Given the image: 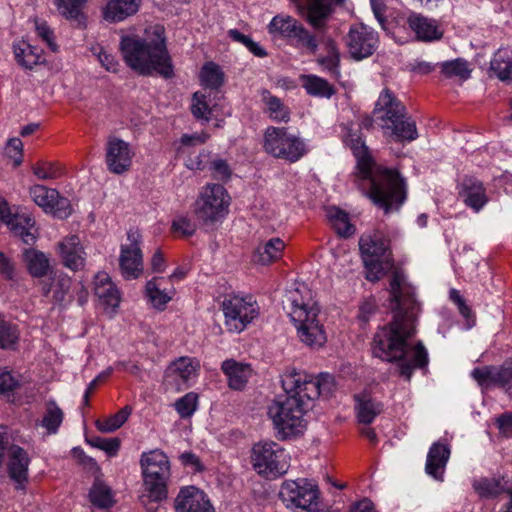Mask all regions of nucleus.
Segmentation results:
<instances>
[{
	"mask_svg": "<svg viewBox=\"0 0 512 512\" xmlns=\"http://www.w3.org/2000/svg\"><path fill=\"white\" fill-rule=\"evenodd\" d=\"M390 294L395 303L393 320L378 328L372 342V353L383 361L397 363L400 376L410 381L416 369H425L429 363L423 343L412 341L416 334L419 304L415 289L406 283L401 272L393 273Z\"/></svg>",
	"mask_w": 512,
	"mask_h": 512,
	"instance_id": "obj_1",
	"label": "nucleus"
},
{
	"mask_svg": "<svg viewBox=\"0 0 512 512\" xmlns=\"http://www.w3.org/2000/svg\"><path fill=\"white\" fill-rule=\"evenodd\" d=\"M285 396H279L268 406L267 415L272 422L275 436L285 441L304 434L305 418L311 402L320 395L329 394L334 388V378L328 373L314 377L294 368L281 376Z\"/></svg>",
	"mask_w": 512,
	"mask_h": 512,
	"instance_id": "obj_2",
	"label": "nucleus"
},
{
	"mask_svg": "<svg viewBox=\"0 0 512 512\" xmlns=\"http://www.w3.org/2000/svg\"><path fill=\"white\" fill-rule=\"evenodd\" d=\"M343 142L356 158L359 188L385 213L398 210L406 199L405 184L399 173L375 163L361 131L354 125L344 128Z\"/></svg>",
	"mask_w": 512,
	"mask_h": 512,
	"instance_id": "obj_3",
	"label": "nucleus"
},
{
	"mask_svg": "<svg viewBox=\"0 0 512 512\" xmlns=\"http://www.w3.org/2000/svg\"><path fill=\"white\" fill-rule=\"evenodd\" d=\"M151 40L125 35L120 40V51L128 67L140 75L157 74L166 79L174 76V67L166 47L163 29L152 28Z\"/></svg>",
	"mask_w": 512,
	"mask_h": 512,
	"instance_id": "obj_4",
	"label": "nucleus"
},
{
	"mask_svg": "<svg viewBox=\"0 0 512 512\" xmlns=\"http://www.w3.org/2000/svg\"><path fill=\"white\" fill-rule=\"evenodd\" d=\"M284 308L296 329L299 340L310 348H320L327 341L320 308L304 283L295 284L285 294Z\"/></svg>",
	"mask_w": 512,
	"mask_h": 512,
	"instance_id": "obj_5",
	"label": "nucleus"
},
{
	"mask_svg": "<svg viewBox=\"0 0 512 512\" xmlns=\"http://www.w3.org/2000/svg\"><path fill=\"white\" fill-rule=\"evenodd\" d=\"M373 116L384 136L408 142L418 138L415 121L407 116L405 105L387 87L382 89L375 102Z\"/></svg>",
	"mask_w": 512,
	"mask_h": 512,
	"instance_id": "obj_6",
	"label": "nucleus"
},
{
	"mask_svg": "<svg viewBox=\"0 0 512 512\" xmlns=\"http://www.w3.org/2000/svg\"><path fill=\"white\" fill-rule=\"evenodd\" d=\"M143 481L142 501L159 503L168 497V485L171 479V463L167 454L160 449L145 451L139 460Z\"/></svg>",
	"mask_w": 512,
	"mask_h": 512,
	"instance_id": "obj_7",
	"label": "nucleus"
},
{
	"mask_svg": "<svg viewBox=\"0 0 512 512\" xmlns=\"http://www.w3.org/2000/svg\"><path fill=\"white\" fill-rule=\"evenodd\" d=\"M359 248L368 281L380 280L393 268L394 258L390 250V240L383 233L374 231L362 235Z\"/></svg>",
	"mask_w": 512,
	"mask_h": 512,
	"instance_id": "obj_8",
	"label": "nucleus"
},
{
	"mask_svg": "<svg viewBox=\"0 0 512 512\" xmlns=\"http://www.w3.org/2000/svg\"><path fill=\"white\" fill-rule=\"evenodd\" d=\"M230 204L231 197L223 185L207 183L200 188L193 211L200 224L213 227L226 218Z\"/></svg>",
	"mask_w": 512,
	"mask_h": 512,
	"instance_id": "obj_9",
	"label": "nucleus"
},
{
	"mask_svg": "<svg viewBox=\"0 0 512 512\" xmlns=\"http://www.w3.org/2000/svg\"><path fill=\"white\" fill-rule=\"evenodd\" d=\"M291 457L280 444L273 440H260L253 444L250 463L255 472L266 479H277L290 468Z\"/></svg>",
	"mask_w": 512,
	"mask_h": 512,
	"instance_id": "obj_10",
	"label": "nucleus"
},
{
	"mask_svg": "<svg viewBox=\"0 0 512 512\" xmlns=\"http://www.w3.org/2000/svg\"><path fill=\"white\" fill-rule=\"evenodd\" d=\"M221 309L224 325L230 333H241L260 314V306L251 294H229L224 297Z\"/></svg>",
	"mask_w": 512,
	"mask_h": 512,
	"instance_id": "obj_11",
	"label": "nucleus"
},
{
	"mask_svg": "<svg viewBox=\"0 0 512 512\" xmlns=\"http://www.w3.org/2000/svg\"><path fill=\"white\" fill-rule=\"evenodd\" d=\"M264 150L275 158L294 163L308 153L304 139L288 132L287 128L269 126L264 133Z\"/></svg>",
	"mask_w": 512,
	"mask_h": 512,
	"instance_id": "obj_12",
	"label": "nucleus"
},
{
	"mask_svg": "<svg viewBox=\"0 0 512 512\" xmlns=\"http://www.w3.org/2000/svg\"><path fill=\"white\" fill-rule=\"evenodd\" d=\"M279 497L290 509H302L309 512H317L320 490L314 480L298 478L286 480L281 484Z\"/></svg>",
	"mask_w": 512,
	"mask_h": 512,
	"instance_id": "obj_13",
	"label": "nucleus"
},
{
	"mask_svg": "<svg viewBox=\"0 0 512 512\" xmlns=\"http://www.w3.org/2000/svg\"><path fill=\"white\" fill-rule=\"evenodd\" d=\"M200 362L189 356H181L172 361L165 369L164 384L177 392L191 387L197 380Z\"/></svg>",
	"mask_w": 512,
	"mask_h": 512,
	"instance_id": "obj_14",
	"label": "nucleus"
},
{
	"mask_svg": "<svg viewBox=\"0 0 512 512\" xmlns=\"http://www.w3.org/2000/svg\"><path fill=\"white\" fill-rule=\"evenodd\" d=\"M348 54L356 61L370 57L378 48V33L371 27L354 24L345 37Z\"/></svg>",
	"mask_w": 512,
	"mask_h": 512,
	"instance_id": "obj_15",
	"label": "nucleus"
},
{
	"mask_svg": "<svg viewBox=\"0 0 512 512\" xmlns=\"http://www.w3.org/2000/svg\"><path fill=\"white\" fill-rule=\"evenodd\" d=\"M129 244L121 246L119 258L120 269L126 280L139 278L143 273V258L140 249L141 234L138 230H129L127 233Z\"/></svg>",
	"mask_w": 512,
	"mask_h": 512,
	"instance_id": "obj_16",
	"label": "nucleus"
},
{
	"mask_svg": "<svg viewBox=\"0 0 512 512\" xmlns=\"http://www.w3.org/2000/svg\"><path fill=\"white\" fill-rule=\"evenodd\" d=\"M105 151L106 166L111 173L121 175L131 169L135 152L128 142L111 136L107 139Z\"/></svg>",
	"mask_w": 512,
	"mask_h": 512,
	"instance_id": "obj_17",
	"label": "nucleus"
},
{
	"mask_svg": "<svg viewBox=\"0 0 512 512\" xmlns=\"http://www.w3.org/2000/svg\"><path fill=\"white\" fill-rule=\"evenodd\" d=\"M29 193L34 203L46 213L58 218H67L71 214L69 200L61 197L56 189L36 184L30 188Z\"/></svg>",
	"mask_w": 512,
	"mask_h": 512,
	"instance_id": "obj_18",
	"label": "nucleus"
},
{
	"mask_svg": "<svg viewBox=\"0 0 512 512\" xmlns=\"http://www.w3.org/2000/svg\"><path fill=\"white\" fill-rule=\"evenodd\" d=\"M405 24L413 32L414 39L420 42L439 41L444 35V29L438 20L414 11L407 14Z\"/></svg>",
	"mask_w": 512,
	"mask_h": 512,
	"instance_id": "obj_19",
	"label": "nucleus"
},
{
	"mask_svg": "<svg viewBox=\"0 0 512 512\" xmlns=\"http://www.w3.org/2000/svg\"><path fill=\"white\" fill-rule=\"evenodd\" d=\"M175 512H215L207 494L195 486L182 487L174 500Z\"/></svg>",
	"mask_w": 512,
	"mask_h": 512,
	"instance_id": "obj_20",
	"label": "nucleus"
},
{
	"mask_svg": "<svg viewBox=\"0 0 512 512\" xmlns=\"http://www.w3.org/2000/svg\"><path fill=\"white\" fill-rule=\"evenodd\" d=\"M471 376L480 386L495 385L508 391L512 388V360L500 366L476 367Z\"/></svg>",
	"mask_w": 512,
	"mask_h": 512,
	"instance_id": "obj_21",
	"label": "nucleus"
},
{
	"mask_svg": "<svg viewBox=\"0 0 512 512\" xmlns=\"http://www.w3.org/2000/svg\"><path fill=\"white\" fill-rule=\"evenodd\" d=\"M94 294L100 305L109 315H114L121 302V294L106 272H98L94 277Z\"/></svg>",
	"mask_w": 512,
	"mask_h": 512,
	"instance_id": "obj_22",
	"label": "nucleus"
},
{
	"mask_svg": "<svg viewBox=\"0 0 512 512\" xmlns=\"http://www.w3.org/2000/svg\"><path fill=\"white\" fill-rule=\"evenodd\" d=\"M459 198L474 212L488 203L489 197L482 181L473 176L464 177L457 186Z\"/></svg>",
	"mask_w": 512,
	"mask_h": 512,
	"instance_id": "obj_23",
	"label": "nucleus"
},
{
	"mask_svg": "<svg viewBox=\"0 0 512 512\" xmlns=\"http://www.w3.org/2000/svg\"><path fill=\"white\" fill-rule=\"evenodd\" d=\"M57 249L65 267L73 271H79L84 268L86 252L77 235L63 238L58 243Z\"/></svg>",
	"mask_w": 512,
	"mask_h": 512,
	"instance_id": "obj_24",
	"label": "nucleus"
},
{
	"mask_svg": "<svg viewBox=\"0 0 512 512\" xmlns=\"http://www.w3.org/2000/svg\"><path fill=\"white\" fill-rule=\"evenodd\" d=\"M145 294L153 308L164 310L173 299L176 289L165 277H153L146 283Z\"/></svg>",
	"mask_w": 512,
	"mask_h": 512,
	"instance_id": "obj_25",
	"label": "nucleus"
},
{
	"mask_svg": "<svg viewBox=\"0 0 512 512\" xmlns=\"http://www.w3.org/2000/svg\"><path fill=\"white\" fill-rule=\"evenodd\" d=\"M6 225L14 236L19 237L25 244L32 245L38 238L35 219L26 212H15Z\"/></svg>",
	"mask_w": 512,
	"mask_h": 512,
	"instance_id": "obj_26",
	"label": "nucleus"
},
{
	"mask_svg": "<svg viewBox=\"0 0 512 512\" xmlns=\"http://www.w3.org/2000/svg\"><path fill=\"white\" fill-rule=\"evenodd\" d=\"M450 457V448L442 442L431 445L426 459V473L437 481H443L447 462Z\"/></svg>",
	"mask_w": 512,
	"mask_h": 512,
	"instance_id": "obj_27",
	"label": "nucleus"
},
{
	"mask_svg": "<svg viewBox=\"0 0 512 512\" xmlns=\"http://www.w3.org/2000/svg\"><path fill=\"white\" fill-rule=\"evenodd\" d=\"M344 0H307V22L316 30H323L333 13L334 7Z\"/></svg>",
	"mask_w": 512,
	"mask_h": 512,
	"instance_id": "obj_28",
	"label": "nucleus"
},
{
	"mask_svg": "<svg viewBox=\"0 0 512 512\" xmlns=\"http://www.w3.org/2000/svg\"><path fill=\"white\" fill-rule=\"evenodd\" d=\"M142 0H108L102 8L103 19L108 23H119L136 14Z\"/></svg>",
	"mask_w": 512,
	"mask_h": 512,
	"instance_id": "obj_29",
	"label": "nucleus"
},
{
	"mask_svg": "<svg viewBox=\"0 0 512 512\" xmlns=\"http://www.w3.org/2000/svg\"><path fill=\"white\" fill-rule=\"evenodd\" d=\"M29 458L26 451L19 446L9 449L8 472L10 478L17 483L18 489H23L28 479Z\"/></svg>",
	"mask_w": 512,
	"mask_h": 512,
	"instance_id": "obj_30",
	"label": "nucleus"
},
{
	"mask_svg": "<svg viewBox=\"0 0 512 512\" xmlns=\"http://www.w3.org/2000/svg\"><path fill=\"white\" fill-rule=\"evenodd\" d=\"M221 370L227 377L228 386L234 390L243 389L252 375L249 364L227 359L221 365Z\"/></svg>",
	"mask_w": 512,
	"mask_h": 512,
	"instance_id": "obj_31",
	"label": "nucleus"
},
{
	"mask_svg": "<svg viewBox=\"0 0 512 512\" xmlns=\"http://www.w3.org/2000/svg\"><path fill=\"white\" fill-rule=\"evenodd\" d=\"M284 249L285 242L281 238H271L256 247L252 261L262 266L270 265L281 259Z\"/></svg>",
	"mask_w": 512,
	"mask_h": 512,
	"instance_id": "obj_32",
	"label": "nucleus"
},
{
	"mask_svg": "<svg viewBox=\"0 0 512 512\" xmlns=\"http://www.w3.org/2000/svg\"><path fill=\"white\" fill-rule=\"evenodd\" d=\"M471 485L475 494L484 500L496 499L505 492V483L501 477H474Z\"/></svg>",
	"mask_w": 512,
	"mask_h": 512,
	"instance_id": "obj_33",
	"label": "nucleus"
},
{
	"mask_svg": "<svg viewBox=\"0 0 512 512\" xmlns=\"http://www.w3.org/2000/svg\"><path fill=\"white\" fill-rule=\"evenodd\" d=\"M490 71L502 82L512 83V49L499 48L491 58Z\"/></svg>",
	"mask_w": 512,
	"mask_h": 512,
	"instance_id": "obj_34",
	"label": "nucleus"
},
{
	"mask_svg": "<svg viewBox=\"0 0 512 512\" xmlns=\"http://www.w3.org/2000/svg\"><path fill=\"white\" fill-rule=\"evenodd\" d=\"M13 50L17 63L26 69H32L45 61L42 50L24 40L14 43Z\"/></svg>",
	"mask_w": 512,
	"mask_h": 512,
	"instance_id": "obj_35",
	"label": "nucleus"
},
{
	"mask_svg": "<svg viewBox=\"0 0 512 512\" xmlns=\"http://www.w3.org/2000/svg\"><path fill=\"white\" fill-rule=\"evenodd\" d=\"M23 261L28 273L34 278L46 276L50 270V259L42 251L28 248L23 251Z\"/></svg>",
	"mask_w": 512,
	"mask_h": 512,
	"instance_id": "obj_36",
	"label": "nucleus"
},
{
	"mask_svg": "<svg viewBox=\"0 0 512 512\" xmlns=\"http://www.w3.org/2000/svg\"><path fill=\"white\" fill-rule=\"evenodd\" d=\"M261 97L265 105L264 111L271 120L278 123H287L290 120V109L280 98L276 97L268 90H263Z\"/></svg>",
	"mask_w": 512,
	"mask_h": 512,
	"instance_id": "obj_37",
	"label": "nucleus"
},
{
	"mask_svg": "<svg viewBox=\"0 0 512 512\" xmlns=\"http://www.w3.org/2000/svg\"><path fill=\"white\" fill-rule=\"evenodd\" d=\"M300 80L302 87L310 96L329 99L335 93L334 87L317 75H302Z\"/></svg>",
	"mask_w": 512,
	"mask_h": 512,
	"instance_id": "obj_38",
	"label": "nucleus"
},
{
	"mask_svg": "<svg viewBox=\"0 0 512 512\" xmlns=\"http://www.w3.org/2000/svg\"><path fill=\"white\" fill-rule=\"evenodd\" d=\"M200 85L206 89L217 90L225 82V74L220 65L206 62L199 72Z\"/></svg>",
	"mask_w": 512,
	"mask_h": 512,
	"instance_id": "obj_39",
	"label": "nucleus"
},
{
	"mask_svg": "<svg viewBox=\"0 0 512 512\" xmlns=\"http://www.w3.org/2000/svg\"><path fill=\"white\" fill-rule=\"evenodd\" d=\"M59 13L68 20L85 26L86 16L83 12L87 0H53Z\"/></svg>",
	"mask_w": 512,
	"mask_h": 512,
	"instance_id": "obj_40",
	"label": "nucleus"
},
{
	"mask_svg": "<svg viewBox=\"0 0 512 512\" xmlns=\"http://www.w3.org/2000/svg\"><path fill=\"white\" fill-rule=\"evenodd\" d=\"M356 416L360 423L371 424L374 419L383 411V405L381 402L366 396L356 397Z\"/></svg>",
	"mask_w": 512,
	"mask_h": 512,
	"instance_id": "obj_41",
	"label": "nucleus"
},
{
	"mask_svg": "<svg viewBox=\"0 0 512 512\" xmlns=\"http://www.w3.org/2000/svg\"><path fill=\"white\" fill-rule=\"evenodd\" d=\"M91 503L100 509H108L115 504L112 489L101 479H96L89 491Z\"/></svg>",
	"mask_w": 512,
	"mask_h": 512,
	"instance_id": "obj_42",
	"label": "nucleus"
},
{
	"mask_svg": "<svg viewBox=\"0 0 512 512\" xmlns=\"http://www.w3.org/2000/svg\"><path fill=\"white\" fill-rule=\"evenodd\" d=\"M326 217L341 237H350L355 233L354 226L350 223L349 216L338 207L331 206L326 209Z\"/></svg>",
	"mask_w": 512,
	"mask_h": 512,
	"instance_id": "obj_43",
	"label": "nucleus"
},
{
	"mask_svg": "<svg viewBox=\"0 0 512 512\" xmlns=\"http://www.w3.org/2000/svg\"><path fill=\"white\" fill-rule=\"evenodd\" d=\"M71 285L72 279L68 275L60 273L55 275L52 284H43L42 292L44 295H48L52 291L54 301L63 303L69 295Z\"/></svg>",
	"mask_w": 512,
	"mask_h": 512,
	"instance_id": "obj_44",
	"label": "nucleus"
},
{
	"mask_svg": "<svg viewBox=\"0 0 512 512\" xmlns=\"http://www.w3.org/2000/svg\"><path fill=\"white\" fill-rule=\"evenodd\" d=\"M64 412L55 402L48 400L45 403V412L43 414L41 425L49 434H56L63 422Z\"/></svg>",
	"mask_w": 512,
	"mask_h": 512,
	"instance_id": "obj_45",
	"label": "nucleus"
},
{
	"mask_svg": "<svg viewBox=\"0 0 512 512\" xmlns=\"http://www.w3.org/2000/svg\"><path fill=\"white\" fill-rule=\"evenodd\" d=\"M190 109L197 120L209 122L212 114L210 94L202 91L195 92L192 96Z\"/></svg>",
	"mask_w": 512,
	"mask_h": 512,
	"instance_id": "obj_46",
	"label": "nucleus"
},
{
	"mask_svg": "<svg viewBox=\"0 0 512 512\" xmlns=\"http://www.w3.org/2000/svg\"><path fill=\"white\" fill-rule=\"evenodd\" d=\"M441 73L447 78L467 80L472 72L469 63L461 58L440 63Z\"/></svg>",
	"mask_w": 512,
	"mask_h": 512,
	"instance_id": "obj_47",
	"label": "nucleus"
},
{
	"mask_svg": "<svg viewBox=\"0 0 512 512\" xmlns=\"http://www.w3.org/2000/svg\"><path fill=\"white\" fill-rule=\"evenodd\" d=\"M132 409L125 406L114 415L107 418L97 419L95 421L96 428L103 433H111L119 429L128 419Z\"/></svg>",
	"mask_w": 512,
	"mask_h": 512,
	"instance_id": "obj_48",
	"label": "nucleus"
},
{
	"mask_svg": "<svg viewBox=\"0 0 512 512\" xmlns=\"http://www.w3.org/2000/svg\"><path fill=\"white\" fill-rule=\"evenodd\" d=\"M298 21L291 16L277 15L272 18L268 25V31L275 36L289 38L298 25Z\"/></svg>",
	"mask_w": 512,
	"mask_h": 512,
	"instance_id": "obj_49",
	"label": "nucleus"
},
{
	"mask_svg": "<svg viewBox=\"0 0 512 512\" xmlns=\"http://www.w3.org/2000/svg\"><path fill=\"white\" fill-rule=\"evenodd\" d=\"M288 39L292 41L296 47H301L311 53H315L318 48L316 37L300 23H298L295 32H292Z\"/></svg>",
	"mask_w": 512,
	"mask_h": 512,
	"instance_id": "obj_50",
	"label": "nucleus"
},
{
	"mask_svg": "<svg viewBox=\"0 0 512 512\" xmlns=\"http://www.w3.org/2000/svg\"><path fill=\"white\" fill-rule=\"evenodd\" d=\"M19 336L17 326L6 321L0 314V349H14L19 341Z\"/></svg>",
	"mask_w": 512,
	"mask_h": 512,
	"instance_id": "obj_51",
	"label": "nucleus"
},
{
	"mask_svg": "<svg viewBox=\"0 0 512 512\" xmlns=\"http://www.w3.org/2000/svg\"><path fill=\"white\" fill-rule=\"evenodd\" d=\"M198 394L188 392L184 396L177 399L174 403V409L182 419L190 418L198 409Z\"/></svg>",
	"mask_w": 512,
	"mask_h": 512,
	"instance_id": "obj_52",
	"label": "nucleus"
},
{
	"mask_svg": "<svg viewBox=\"0 0 512 512\" xmlns=\"http://www.w3.org/2000/svg\"><path fill=\"white\" fill-rule=\"evenodd\" d=\"M33 174L40 180L57 179L63 174L62 167L56 162L37 161L32 166Z\"/></svg>",
	"mask_w": 512,
	"mask_h": 512,
	"instance_id": "obj_53",
	"label": "nucleus"
},
{
	"mask_svg": "<svg viewBox=\"0 0 512 512\" xmlns=\"http://www.w3.org/2000/svg\"><path fill=\"white\" fill-rule=\"evenodd\" d=\"M90 51L106 71L111 73H117L119 71V61L115 58L114 55L106 51L100 44L92 45Z\"/></svg>",
	"mask_w": 512,
	"mask_h": 512,
	"instance_id": "obj_54",
	"label": "nucleus"
},
{
	"mask_svg": "<svg viewBox=\"0 0 512 512\" xmlns=\"http://www.w3.org/2000/svg\"><path fill=\"white\" fill-rule=\"evenodd\" d=\"M449 299L457 306L461 316L466 319L468 327H472L475 323V316L463 296L460 294V291L452 288L449 291Z\"/></svg>",
	"mask_w": 512,
	"mask_h": 512,
	"instance_id": "obj_55",
	"label": "nucleus"
},
{
	"mask_svg": "<svg viewBox=\"0 0 512 512\" xmlns=\"http://www.w3.org/2000/svg\"><path fill=\"white\" fill-rule=\"evenodd\" d=\"M210 170L215 179L228 180L231 177V168L226 160L215 158L210 163Z\"/></svg>",
	"mask_w": 512,
	"mask_h": 512,
	"instance_id": "obj_56",
	"label": "nucleus"
},
{
	"mask_svg": "<svg viewBox=\"0 0 512 512\" xmlns=\"http://www.w3.org/2000/svg\"><path fill=\"white\" fill-rule=\"evenodd\" d=\"M195 230V224L187 217H178L172 223L173 233L179 236H191Z\"/></svg>",
	"mask_w": 512,
	"mask_h": 512,
	"instance_id": "obj_57",
	"label": "nucleus"
},
{
	"mask_svg": "<svg viewBox=\"0 0 512 512\" xmlns=\"http://www.w3.org/2000/svg\"><path fill=\"white\" fill-rule=\"evenodd\" d=\"M37 35L47 44L51 51L56 52L58 50L57 43L55 41L54 33L44 21L36 22Z\"/></svg>",
	"mask_w": 512,
	"mask_h": 512,
	"instance_id": "obj_58",
	"label": "nucleus"
},
{
	"mask_svg": "<svg viewBox=\"0 0 512 512\" xmlns=\"http://www.w3.org/2000/svg\"><path fill=\"white\" fill-rule=\"evenodd\" d=\"M0 276L5 280H14L16 269L13 261L0 251Z\"/></svg>",
	"mask_w": 512,
	"mask_h": 512,
	"instance_id": "obj_59",
	"label": "nucleus"
},
{
	"mask_svg": "<svg viewBox=\"0 0 512 512\" xmlns=\"http://www.w3.org/2000/svg\"><path fill=\"white\" fill-rule=\"evenodd\" d=\"M376 307L377 305L374 298L370 297L364 299L359 306L358 318L363 322H367L375 313Z\"/></svg>",
	"mask_w": 512,
	"mask_h": 512,
	"instance_id": "obj_60",
	"label": "nucleus"
},
{
	"mask_svg": "<svg viewBox=\"0 0 512 512\" xmlns=\"http://www.w3.org/2000/svg\"><path fill=\"white\" fill-rule=\"evenodd\" d=\"M180 461L184 466L190 467L195 472L203 470V466L201 464L199 457L192 452L182 453L180 455Z\"/></svg>",
	"mask_w": 512,
	"mask_h": 512,
	"instance_id": "obj_61",
	"label": "nucleus"
},
{
	"mask_svg": "<svg viewBox=\"0 0 512 512\" xmlns=\"http://www.w3.org/2000/svg\"><path fill=\"white\" fill-rule=\"evenodd\" d=\"M208 138L209 135L205 132L184 134L180 138V143L184 146H195L205 143Z\"/></svg>",
	"mask_w": 512,
	"mask_h": 512,
	"instance_id": "obj_62",
	"label": "nucleus"
},
{
	"mask_svg": "<svg viewBox=\"0 0 512 512\" xmlns=\"http://www.w3.org/2000/svg\"><path fill=\"white\" fill-rule=\"evenodd\" d=\"M498 429L505 437H512V413H505L497 419Z\"/></svg>",
	"mask_w": 512,
	"mask_h": 512,
	"instance_id": "obj_63",
	"label": "nucleus"
},
{
	"mask_svg": "<svg viewBox=\"0 0 512 512\" xmlns=\"http://www.w3.org/2000/svg\"><path fill=\"white\" fill-rule=\"evenodd\" d=\"M167 267L166 259L161 252L157 250L151 258V269L155 273H163Z\"/></svg>",
	"mask_w": 512,
	"mask_h": 512,
	"instance_id": "obj_64",
	"label": "nucleus"
}]
</instances>
